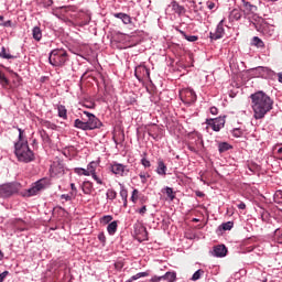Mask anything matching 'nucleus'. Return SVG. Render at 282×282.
<instances>
[{
  "instance_id": "47",
  "label": "nucleus",
  "mask_w": 282,
  "mask_h": 282,
  "mask_svg": "<svg viewBox=\"0 0 282 282\" xmlns=\"http://www.w3.org/2000/svg\"><path fill=\"white\" fill-rule=\"evenodd\" d=\"M98 239H99L100 243H102V246H105V243H107V237L105 236V232H99Z\"/></svg>"
},
{
  "instance_id": "64",
  "label": "nucleus",
  "mask_w": 282,
  "mask_h": 282,
  "mask_svg": "<svg viewBox=\"0 0 282 282\" xmlns=\"http://www.w3.org/2000/svg\"><path fill=\"white\" fill-rule=\"evenodd\" d=\"M161 281H166V273L161 275Z\"/></svg>"
},
{
  "instance_id": "30",
  "label": "nucleus",
  "mask_w": 282,
  "mask_h": 282,
  "mask_svg": "<svg viewBox=\"0 0 282 282\" xmlns=\"http://www.w3.org/2000/svg\"><path fill=\"white\" fill-rule=\"evenodd\" d=\"M0 84L2 85V87H8V85H10V80L6 77V74H3V72L0 70Z\"/></svg>"
},
{
  "instance_id": "33",
  "label": "nucleus",
  "mask_w": 282,
  "mask_h": 282,
  "mask_svg": "<svg viewBox=\"0 0 282 282\" xmlns=\"http://www.w3.org/2000/svg\"><path fill=\"white\" fill-rule=\"evenodd\" d=\"M1 58H7L8 61L14 58L13 55H11L10 53L6 52V46H2L1 48Z\"/></svg>"
},
{
  "instance_id": "61",
  "label": "nucleus",
  "mask_w": 282,
  "mask_h": 282,
  "mask_svg": "<svg viewBox=\"0 0 282 282\" xmlns=\"http://www.w3.org/2000/svg\"><path fill=\"white\" fill-rule=\"evenodd\" d=\"M85 107H87V109H95L96 104L85 105Z\"/></svg>"
},
{
  "instance_id": "46",
  "label": "nucleus",
  "mask_w": 282,
  "mask_h": 282,
  "mask_svg": "<svg viewBox=\"0 0 282 282\" xmlns=\"http://www.w3.org/2000/svg\"><path fill=\"white\" fill-rule=\"evenodd\" d=\"M141 164L144 169H151V161L147 160L145 158L141 159Z\"/></svg>"
},
{
  "instance_id": "36",
  "label": "nucleus",
  "mask_w": 282,
  "mask_h": 282,
  "mask_svg": "<svg viewBox=\"0 0 282 282\" xmlns=\"http://www.w3.org/2000/svg\"><path fill=\"white\" fill-rule=\"evenodd\" d=\"M106 195L107 199H116V197H118V193H116L113 189H108Z\"/></svg>"
},
{
  "instance_id": "11",
  "label": "nucleus",
  "mask_w": 282,
  "mask_h": 282,
  "mask_svg": "<svg viewBox=\"0 0 282 282\" xmlns=\"http://www.w3.org/2000/svg\"><path fill=\"white\" fill-rule=\"evenodd\" d=\"M225 21H226V20L223 19V20L218 23V25H217L215 32H210V33H209L212 41H219V39H224V35L226 34V30L224 29V22H225Z\"/></svg>"
},
{
  "instance_id": "29",
  "label": "nucleus",
  "mask_w": 282,
  "mask_h": 282,
  "mask_svg": "<svg viewBox=\"0 0 282 282\" xmlns=\"http://www.w3.org/2000/svg\"><path fill=\"white\" fill-rule=\"evenodd\" d=\"M144 276H149V273L148 272H139L137 273L135 275H132L128 282H133V281H138V279H142Z\"/></svg>"
},
{
  "instance_id": "48",
  "label": "nucleus",
  "mask_w": 282,
  "mask_h": 282,
  "mask_svg": "<svg viewBox=\"0 0 282 282\" xmlns=\"http://www.w3.org/2000/svg\"><path fill=\"white\" fill-rule=\"evenodd\" d=\"M70 189L73 191L70 192V195H74V197H76V195H78V189L76 188V184L72 183Z\"/></svg>"
},
{
  "instance_id": "23",
  "label": "nucleus",
  "mask_w": 282,
  "mask_h": 282,
  "mask_svg": "<svg viewBox=\"0 0 282 282\" xmlns=\"http://www.w3.org/2000/svg\"><path fill=\"white\" fill-rule=\"evenodd\" d=\"M177 281V273L175 271H167L165 273V282H175Z\"/></svg>"
},
{
  "instance_id": "5",
  "label": "nucleus",
  "mask_w": 282,
  "mask_h": 282,
  "mask_svg": "<svg viewBox=\"0 0 282 282\" xmlns=\"http://www.w3.org/2000/svg\"><path fill=\"white\" fill-rule=\"evenodd\" d=\"M21 191V183H7L0 185V197L2 199H8V197H12V195H17Z\"/></svg>"
},
{
  "instance_id": "20",
  "label": "nucleus",
  "mask_w": 282,
  "mask_h": 282,
  "mask_svg": "<svg viewBox=\"0 0 282 282\" xmlns=\"http://www.w3.org/2000/svg\"><path fill=\"white\" fill-rule=\"evenodd\" d=\"M74 127H75L76 129H82V131H89V128H88V126H87V121H83V120H80V119H76V120L74 121Z\"/></svg>"
},
{
  "instance_id": "12",
  "label": "nucleus",
  "mask_w": 282,
  "mask_h": 282,
  "mask_svg": "<svg viewBox=\"0 0 282 282\" xmlns=\"http://www.w3.org/2000/svg\"><path fill=\"white\" fill-rule=\"evenodd\" d=\"M96 169H98V163H96L94 161L90 162L86 169V173H88L87 177H89V175H91L93 180H95V182H97V184H102V180H100V177H98V175L96 174Z\"/></svg>"
},
{
  "instance_id": "63",
  "label": "nucleus",
  "mask_w": 282,
  "mask_h": 282,
  "mask_svg": "<svg viewBox=\"0 0 282 282\" xmlns=\"http://www.w3.org/2000/svg\"><path fill=\"white\" fill-rule=\"evenodd\" d=\"M279 83H282V73L278 74Z\"/></svg>"
},
{
  "instance_id": "25",
  "label": "nucleus",
  "mask_w": 282,
  "mask_h": 282,
  "mask_svg": "<svg viewBox=\"0 0 282 282\" xmlns=\"http://www.w3.org/2000/svg\"><path fill=\"white\" fill-rule=\"evenodd\" d=\"M53 215H58V217H67V210L61 206L53 208Z\"/></svg>"
},
{
  "instance_id": "15",
  "label": "nucleus",
  "mask_w": 282,
  "mask_h": 282,
  "mask_svg": "<svg viewBox=\"0 0 282 282\" xmlns=\"http://www.w3.org/2000/svg\"><path fill=\"white\" fill-rule=\"evenodd\" d=\"M187 148L193 153H199L200 149H204V141L198 137L196 140V145L189 143Z\"/></svg>"
},
{
  "instance_id": "58",
  "label": "nucleus",
  "mask_w": 282,
  "mask_h": 282,
  "mask_svg": "<svg viewBox=\"0 0 282 282\" xmlns=\"http://www.w3.org/2000/svg\"><path fill=\"white\" fill-rule=\"evenodd\" d=\"M147 213V206H143L142 208L139 209L140 215H144Z\"/></svg>"
},
{
  "instance_id": "39",
  "label": "nucleus",
  "mask_w": 282,
  "mask_h": 282,
  "mask_svg": "<svg viewBox=\"0 0 282 282\" xmlns=\"http://www.w3.org/2000/svg\"><path fill=\"white\" fill-rule=\"evenodd\" d=\"M243 135V131L239 128H235L232 130V137L234 138H241Z\"/></svg>"
},
{
  "instance_id": "51",
  "label": "nucleus",
  "mask_w": 282,
  "mask_h": 282,
  "mask_svg": "<svg viewBox=\"0 0 282 282\" xmlns=\"http://www.w3.org/2000/svg\"><path fill=\"white\" fill-rule=\"evenodd\" d=\"M209 111H210L212 116H217V113H219V109H217V107H212L209 109Z\"/></svg>"
},
{
  "instance_id": "21",
  "label": "nucleus",
  "mask_w": 282,
  "mask_h": 282,
  "mask_svg": "<svg viewBox=\"0 0 282 282\" xmlns=\"http://www.w3.org/2000/svg\"><path fill=\"white\" fill-rule=\"evenodd\" d=\"M172 10L176 14H186V8L180 6V3L175 2V1L172 2Z\"/></svg>"
},
{
  "instance_id": "35",
  "label": "nucleus",
  "mask_w": 282,
  "mask_h": 282,
  "mask_svg": "<svg viewBox=\"0 0 282 282\" xmlns=\"http://www.w3.org/2000/svg\"><path fill=\"white\" fill-rule=\"evenodd\" d=\"M202 274H204V270L199 269L197 270L193 276H192V281H199V279H202Z\"/></svg>"
},
{
  "instance_id": "53",
  "label": "nucleus",
  "mask_w": 282,
  "mask_h": 282,
  "mask_svg": "<svg viewBox=\"0 0 282 282\" xmlns=\"http://www.w3.org/2000/svg\"><path fill=\"white\" fill-rule=\"evenodd\" d=\"M237 208H239V210H246V203L240 202L239 204H237Z\"/></svg>"
},
{
  "instance_id": "32",
  "label": "nucleus",
  "mask_w": 282,
  "mask_h": 282,
  "mask_svg": "<svg viewBox=\"0 0 282 282\" xmlns=\"http://www.w3.org/2000/svg\"><path fill=\"white\" fill-rule=\"evenodd\" d=\"M253 44L256 47H265V43H263V40L259 39V36L253 37Z\"/></svg>"
},
{
  "instance_id": "3",
  "label": "nucleus",
  "mask_w": 282,
  "mask_h": 282,
  "mask_svg": "<svg viewBox=\"0 0 282 282\" xmlns=\"http://www.w3.org/2000/svg\"><path fill=\"white\" fill-rule=\"evenodd\" d=\"M69 61V55L64 48H55L50 53L48 63L53 67H63Z\"/></svg>"
},
{
  "instance_id": "49",
  "label": "nucleus",
  "mask_w": 282,
  "mask_h": 282,
  "mask_svg": "<svg viewBox=\"0 0 282 282\" xmlns=\"http://www.w3.org/2000/svg\"><path fill=\"white\" fill-rule=\"evenodd\" d=\"M138 194H139L138 189H133L132 196H131V200L133 203L138 202Z\"/></svg>"
},
{
  "instance_id": "26",
  "label": "nucleus",
  "mask_w": 282,
  "mask_h": 282,
  "mask_svg": "<svg viewBox=\"0 0 282 282\" xmlns=\"http://www.w3.org/2000/svg\"><path fill=\"white\" fill-rule=\"evenodd\" d=\"M230 149H232V145L228 142H221L218 144L219 153H226V151H230Z\"/></svg>"
},
{
  "instance_id": "18",
  "label": "nucleus",
  "mask_w": 282,
  "mask_h": 282,
  "mask_svg": "<svg viewBox=\"0 0 282 282\" xmlns=\"http://www.w3.org/2000/svg\"><path fill=\"white\" fill-rule=\"evenodd\" d=\"M82 191L85 195H91L94 193V183L85 181L82 185Z\"/></svg>"
},
{
  "instance_id": "16",
  "label": "nucleus",
  "mask_w": 282,
  "mask_h": 282,
  "mask_svg": "<svg viewBox=\"0 0 282 282\" xmlns=\"http://www.w3.org/2000/svg\"><path fill=\"white\" fill-rule=\"evenodd\" d=\"M228 249L224 245L214 247V257H226Z\"/></svg>"
},
{
  "instance_id": "52",
  "label": "nucleus",
  "mask_w": 282,
  "mask_h": 282,
  "mask_svg": "<svg viewBox=\"0 0 282 282\" xmlns=\"http://www.w3.org/2000/svg\"><path fill=\"white\" fill-rule=\"evenodd\" d=\"M8 271H3L2 273H0V282L6 281V276H8Z\"/></svg>"
},
{
  "instance_id": "13",
  "label": "nucleus",
  "mask_w": 282,
  "mask_h": 282,
  "mask_svg": "<svg viewBox=\"0 0 282 282\" xmlns=\"http://www.w3.org/2000/svg\"><path fill=\"white\" fill-rule=\"evenodd\" d=\"M110 171L115 175H120L121 177H122V175H124V173H129V171L127 170V166H124L123 164H120V163H112L110 165Z\"/></svg>"
},
{
  "instance_id": "42",
  "label": "nucleus",
  "mask_w": 282,
  "mask_h": 282,
  "mask_svg": "<svg viewBox=\"0 0 282 282\" xmlns=\"http://www.w3.org/2000/svg\"><path fill=\"white\" fill-rule=\"evenodd\" d=\"M274 151H276L275 155L278 156V160H282V147L281 145H276L274 148Z\"/></svg>"
},
{
  "instance_id": "7",
  "label": "nucleus",
  "mask_w": 282,
  "mask_h": 282,
  "mask_svg": "<svg viewBox=\"0 0 282 282\" xmlns=\"http://www.w3.org/2000/svg\"><path fill=\"white\" fill-rule=\"evenodd\" d=\"M84 115L88 118L86 124L88 126L89 131H94V129H100V127H102V122L94 113L84 111Z\"/></svg>"
},
{
  "instance_id": "4",
  "label": "nucleus",
  "mask_w": 282,
  "mask_h": 282,
  "mask_svg": "<svg viewBox=\"0 0 282 282\" xmlns=\"http://www.w3.org/2000/svg\"><path fill=\"white\" fill-rule=\"evenodd\" d=\"M50 186V181L47 178H41L37 182L33 183L29 189H25L21 193L22 197H34L39 195L42 191H45Z\"/></svg>"
},
{
  "instance_id": "9",
  "label": "nucleus",
  "mask_w": 282,
  "mask_h": 282,
  "mask_svg": "<svg viewBox=\"0 0 282 282\" xmlns=\"http://www.w3.org/2000/svg\"><path fill=\"white\" fill-rule=\"evenodd\" d=\"M134 75L138 80H151V70L144 65L137 66Z\"/></svg>"
},
{
  "instance_id": "6",
  "label": "nucleus",
  "mask_w": 282,
  "mask_h": 282,
  "mask_svg": "<svg viewBox=\"0 0 282 282\" xmlns=\"http://www.w3.org/2000/svg\"><path fill=\"white\" fill-rule=\"evenodd\" d=\"M180 98L182 102H185V105H193V102L197 100V95L194 89L184 88L180 91Z\"/></svg>"
},
{
  "instance_id": "19",
  "label": "nucleus",
  "mask_w": 282,
  "mask_h": 282,
  "mask_svg": "<svg viewBox=\"0 0 282 282\" xmlns=\"http://www.w3.org/2000/svg\"><path fill=\"white\" fill-rule=\"evenodd\" d=\"M32 37L34 39V41H41V39H43V31L41 30L40 26H34L32 29Z\"/></svg>"
},
{
  "instance_id": "45",
  "label": "nucleus",
  "mask_w": 282,
  "mask_h": 282,
  "mask_svg": "<svg viewBox=\"0 0 282 282\" xmlns=\"http://www.w3.org/2000/svg\"><path fill=\"white\" fill-rule=\"evenodd\" d=\"M75 173L77 174V175H86L87 176V170H85V169H83V167H76L75 169Z\"/></svg>"
},
{
  "instance_id": "27",
  "label": "nucleus",
  "mask_w": 282,
  "mask_h": 282,
  "mask_svg": "<svg viewBox=\"0 0 282 282\" xmlns=\"http://www.w3.org/2000/svg\"><path fill=\"white\" fill-rule=\"evenodd\" d=\"M57 111H58V117L63 118L64 120H67V108H65V106L59 105L57 107Z\"/></svg>"
},
{
  "instance_id": "34",
  "label": "nucleus",
  "mask_w": 282,
  "mask_h": 282,
  "mask_svg": "<svg viewBox=\"0 0 282 282\" xmlns=\"http://www.w3.org/2000/svg\"><path fill=\"white\" fill-rule=\"evenodd\" d=\"M273 199L275 202V204H282V191H276Z\"/></svg>"
},
{
  "instance_id": "59",
  "label": "nucleus",
  "mask_w": 282,
  "mask_h": 282,
  "mask_svg": "<svg viewBox=\"0 0 282 282\" xmlns=\"http://www.w3.org/2000/svg\"><path fill=\"white\" fill-rule=\"evenodd\" d=\"M149 135L154 140H158V134H153V130H149Z\"/></svg>"
},
{
  "instance_id": "55",
  "label": "nucleus",
  "mask_w": 282,
  "mask_h": 282,
  "mask_svg": "<svg viewBox=\"0 0 282 282\" xmlns=\"http://www.w3.org/2000/svg\"><path fill=\"white\" fill-rule=\"evenodd\" d=\"M41 137L43 138V140H50V137L47 135V132H45V130L41 131Z\"/></svg>"
},
{
  "instance_id": "1",
  "label": "nucleus",
  "mask_w": 282,
  "mask_h": 282,
  "mask_svg": "<svg viewBox=\"0 0 282 282\" xmlns=\"http://www.w3.org/2000/svg\"><path fill=\"white\" fill-rule=\"evenodd\" d=\"M251 107L253 109V118L256 120H263L269 111L274 107V100L263 91H257L250 96Z\"/></svg>"
},
{
  "instance_id": "57",
  "label": "nucleus",
  "mask_w": 282,
  "mask_h": 282,
  "mask_svg": "<svg viewBox=\"0 0 282 282\" xmlns=\"http://www.w3.org/2000/svg\"><path fill=\"white\" fill-rule=\"evenodd\" d=\"M207 8H208V10H215V2L208 1L207 2Z\"/></svg>"
},
{
  "instance_id": "62",
  "label": "nucleus",
  "mask_w": 282,
  "mask_h": 282,
  "mask_svg": "<svg viewBox=\"0 0 282 282\" xmlns=\"http://www.w3.org/2000/svg\"><path fill=\"white\" fill-rule=\"evenodd\" d=\"M44 127H47V129H50V128L52 127V123L48 122V121H45V122H44Z\"/></svg>"
},
{
  "instance_id": "22",
  "label": "nucleus",
  "mask_w": 282,
  "mask_h": 282,
  "mask_svg": "<svg viewBox=\"0 0 282 282\" xmlns=\"http://www.w3.org/2000/svg\"><path fill=\"white\" fill-rule=\"evenodd\" d=\"M115 17L116 19H121L124 25H129V23H131V17L127 13H116Z\"/></svg>"
},
{
  "instance_id": "24",
  "label": "nucleus",
  "mask_w": 282,
  "mask_h": 282,
  "mask_svg": "<svg viewBox=\"0 0 282 282\" xmlns=\"http://www.w3.org/2000/svg\"><path fill=\"white\" fill-rule=\"evenodd\" d=\"M108 230V235H116L117 230H118V221L113 220L112 223H110L107 227Z\"/></svg>"
},
{
  "instance_id": "44",
  "label": "nucleus",
  "mask_w": 282,
  "mask_h": 282,
  "mask_svg": "<svg viewBox=\"0 0 282 282\" xmlns=\"http://www.w3.org/2000/svg\"><path fill=\"white\" fill-rule=\"evenodd\" d=\"M74 195L72 194H62L61 195V199H65V202H72V199H74Z\"/></svg>"
},
{
  "instance_id": "54",
  "label": "nucleus",
  "mask_w": 282,
  "mask_h": 282,
  "mask_svg": "<svg viewBox=\"0 0 282 282\" xmlns=\"http://www.w3.org/2000/svg\"><path fill=\"white\" fill-rule=\"evenodd\" d=\"M18 131H19V141L18 142L25 141L23 139V130L21 128H19Z\"/></svg>"
},
{
  "instance_id": "60",
  "label": "nucleus",
  "mask_w": 282,
  "mask_h": 282,
  "mask_svg": "<svg viewBox=\"0 0 282 282\" xmlns=\"http://www.w3.org/2000/svg\"><path fill=\"white\" fill-rule=\"evenodd\" d=\"M44 6H52L54 2L52 0H44Z\"/></svg>"
},
{
  "instance_id": "38",
  "label": "nucleus",
  "mask_w": 282,
  "mask_h": 282,
  "mask_svg": "<svg viewBox=\"0 0 282 282\" xmlns=\"http://www.w3.org/2000/svg\"><path fill=\"white\" fill-rule=\"evenodd\" d=\"M139 177H140L141 182H142V184H147V180H149V177H151V175L149 173H147V172H141L139 174Z\"/></svg>"
},
{
  "instance_id": "8",
  "label": "nucleus",
  "mask_w": 282,
  "mask_h": 282,
  "mask_svg": "<svg viewBox=\"0 0 282 282\" xmlns=\"http://www.w3.org/2000/svg\"><path fill=\"white\" fill-rule=\"evenodd\" d=\"M63 175H65V164L61 160L54 161L51 165V176L63 177Z\"/></svg>"
},
{
  "instance_id": "2",
  "label": "nucleus",
  "mask_w": 282,
  "mask_h": 282,
  "mask_svg": "<svg viewBox=\"0 0 282 282\" xmlns=\"http://www.w3.org/2000/svg\"><path fill=\"white\" fill-rule=\"evenodd\" d=\"M14 154L18 162H22L23 164H30V162H34V160H36V155L34 154V151L30 149L28 141L15 142Z\"/></svg>"
},
{
  "instance_id": "56",
  "label": "nucleus",
  "mask_w": 282,
  "mask_h": 282,
  "mask_svg": "<svg viewBox=\"0 0 282 282\" xmlns=\"http://www.w3.org/2000/svg\"><path fill=\"white\" fill-rule=\"evenodd\" d=\"M3 28H12V21L8 20L2 23Z\"/></svg>"
},
{
  "instance_id": "17",
  "label": "nucleus",
  "mask_w": 282,
  "mask_h": 282,
  "mask_svg": "<svg viewBox=\"0 0 282 282\" xmlns=\"http://www.w3.org/2000/svg\"><path fill=\"white\" fill-rule=\"evenodd\" d=\"M242 3L245 14H254V12H257V6H253L250 2H247L246 0L242 1Z\"/></svg>"
},
{
  "instance_id": "43",
  "label": "nucleus",
  "mask_w": 282,
  "mask_h": 282,
  "mask_svg": "<svg viewBox=\"0 0 282 282\" xmlns=\"http://www.w3.org/2000/svg\"><path fill=\"white\" fill-rule=\"evenodd\" d=\"M110 221H113V216L107 215L101 218V224H109Z\"/></svg>"
},
{
  "instance_id": "31",
  "label": "nucleus",
  "mask_w": 282,
  "mask_h": 282,
  "mask_svg": "<svg viewBox=\"0 0 282 282\" xmlns=\"http://www.w3.org/2000/svg\"><path fill=\"white\" fill-rule=\"evenodd\" d=\"M230 18L235 21H239V19H241V11H239V9H234L230 13Z\"/></svg>"
},
{
  "instance_id": "50",
  "label": "nucleus",
  "mask_w": 282,
  "mask_h": 282,
  "mask_svg": "<svg viewBox=\"0 0 282 282\" xmlns=\"http://www.w3.org/2000/svg\"><path fill=\"white\" fill-rule=\"evenodd\" d=\"M150 282H162V278H161V275H153L150 279Z\"/></svg>"
},
{
  "instance_id": "37",
  "label": "nucleus",
  "mask_w": 282,
  "mask_h": 282,
  "mask_svg": "<svg viewBox=\"0 0 282 282\" xmlns=\"http://www.w3.org/2000/svg\"><path fill=\"white\" fill-rule=\"evenodd\" d=\"M129 196V192H127V189L122 188L120 191V197L123 200V205L127 206V197Z\"/></svg>"
},
{
  "instance_id": "14",
  "label": "nucleus",
  "mask_w": 282,
  "mask_h": 282,
  "mask_svg": "<svg viewBox=\"0 0 282 282\" xmlns=\"http://www.w3.org/2000/svg\"><path fill=\"white\" fill-rule=\"evenodd\" d=\"M166 171H169V167H166V164L164 163V160L159 159L158 160V166H156L158 175H161V177H166Z\"/></svg>"
},
{
  "instance_id": "41",
  "label": "nucleus",
  "mask_w": 282,
  "mask_h": 282,
  "mask_svg": "<svg viewBox=\"0 0 282 282\" xmlns=\"http://www.w3.org/2000/svg\"><path fill=\"white\" fill-rule=\"evenodd\" d=\"M165 193H166L167 197H169L171 200H174V199H175V195L173 194V188L166 187V188H165Z\"/></svg>"
},
{
  "instance_id": "10",
  "label": "nucleus",
  "mask_w": 282,
  "mask_h": 282,
  "mask_svg": "<svg viewBox=\"0 0 282 282\" xmlns=\"http://www.w3.org/2000/svg\"><path fill=\"white\" fill-rule=\"evenodd\" d=\"M206 124L210 127L213 131H221L226 126V119L224 117L206 119Z\"/></svg>"
},
{
  "instance_id": "40",
  "label": "nucleus",
  "mask_w": 282,
  "mask_h": 282,
  "mask_svg": "<svg viewBox=\"0 0 282 282\" xmlns=\"http://www.w3.org/2000/svg\"><path fill=\"white\" fill-rule=\"evenodd\" d=\"M232 226H235L232 221H227L221 225V228L223 230H232Z\"/></svg>"
},
{
  "instance_id": "28",
  "label": "nucleus",
  "mask_w": 282,
  "mask_h": 282,
  "mask_svg": "<svg viewBox=\"0 0 282 282\" xmlns=\"http://www.w3.org/2000/svg\"><path fill=\"white\" fill-rule=\"evenodd\" d=\"M180 33L182 34V36H184V39L186 41H188L189 43H195V41H198L199 37H197V35H187L186 32L184 31H180Z\"/></svg>"
}]
</instances>
